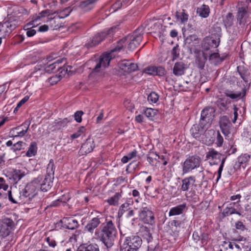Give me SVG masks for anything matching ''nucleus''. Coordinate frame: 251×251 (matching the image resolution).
Returning a JSON list of instances; mask_svg holds the SVG:
<instances>
[{"mask_svg":"<svg viewBox=\"0 0 251 251\" xmlns=\"http://www.w3.org/2000/svg\"><path fill=\"white\" fill-rule=\"evenodd\" d=\"M117 230L111 221L103 224L101 229L96 230L95 234L96 238L101 241L107 249L111 248L114 244Z\"/></svg>","mask_w":251,"mask_h":251,"instance_id":"1","label":"nucleus"},{"mask_svg":"<svg viewBox=\"0 0 251 251\" xmlns=\"http://www.w3.org/2000/svg\"><path fill=\"white\" fill-rule=\"evenodd\" d=\"M144 28L141 26L138 27L131 35H128L125 38L121 39L118 42V46L113 50L119 51L123 48V44L126 42L128 43V49L130 50H134L137 48L143 39Z\"/></svg>","mask_w":251,"mask_h":251,"instance_id":"2","label":"nucleus"},{"mask_svg":"<svg viewBox=\"0 0 251 251\" xmlns=\"http://www.w3.org/2000/svg\"><path fill=\"white\" fill-rule=\"evenodd\" d=\"M112 59L111 53H104L97 58L89 60L87 62V65L91 70L92 73H97L107 67Z\"/></svg>","mask_w":251,"mask_h":251,"instance_id":"3","label":"nucleus"},{"mask_svg":"<svg viewBox=\"0 0 251 251\" xmlns=\"http://www.w3.org/2000/svg\"><path fill=\"white\" fill-rule=\"evenodd\" d=\"M142 240L136 235L126 237L121 246L120 251H137L141 247Z\"/></svg>","mask_w":251,"mask_h":251,"instance_id":"4","label":"nucleus"},{"mask_svg":"<svg viewBox=\"0 0 251 251\" xmlns=\"http://www.w3.org/2000/svg\"><path fill=\"white\" fill-rule=\"evenodd\" d=\"M38 180H40L39 178H35L21 190L24 202L31 200L37 195V191L39 190V185L36 184V182Z\"/></svg>","mask_w":251,"mask_h":251,"instance_id":"5","label":"nucleus"},{"mask_svg":"<svg viewBox=\"0 0 251 251\" xmlns=\"http://www.w3.org/2000/svg\"><path fill=\"white\" fill-rule=\"evenodd\" d=\"M201 158L200 156L194 155L187 157L182 165L183 174H186L200 167L201 163Z\"/></svg>","mask_w":251,"mask_h":251,"instance_id":"6","label":"nucleus"},{"mask_svg":"<svg viewBox=\"0 0 251 251\" xmlns=\"http://www.w3.org/2000/svg\"><path fill=\"white\" fill-rule=\"evenodd\" d=\"M117 29V26H114L111 27L106 31H103L101 33H98L93 37L90 42H89L86 44V47L88 48H89L97 46L105 39L107 35L113 34V33L115 32Z\"/></svg>","mask_w":251,"mask_h":251,"instance_id":"7","label":"nucleus"},{"mask_svg":"<svg viewBox=\"0 0 251 251\" xmlns=\"http://www.w3.org/2000/svg\"><path fill=\"white\" fill-rule=\"evenodd\" d=\"M222 154L214 149H210L206 154V159L207 160L211 159L212 160L214 161L215 159H218L219 160H221L220 165L218 170V177L216 179L217 182L218 181L219 179L221 177V174L223 169L224 165L226 158V157H224L222 158Z\"/></svg>","mask_w":251,"mask_h":251,"instance_id":"8","label":"nucleus"},{"mask_svg":"<svg viewBox=\"0 0 251 251\" xmlns=\"http://www.w3.org/2000/svg\"><path fill=\"white\" fill-rule=\"evenodd\" d=\"M209 126L205 125H201L200 122L199 124L194 125L190 129V133L191 135L196 140H201V136L203 135L205 130L208 129Z\"/></svg>","mask_w":251,"mask_h":251,"instance_id":"9","label":"nucleus"},{"mask_svg":"<svg viewBox=\"0 0 251 251\" xmlns=\"http://www.w3.org/2000/svg\"><path fill=\"white\" fill-rule=\"evenodd\" d=\"M213 117V110L211 108H206L202 110L200 122L201 125H205L210 127Z\"/></svg>","mask_w":251,"mask_h":251,"instance_id":"10","label":"nucleus"},{"mask_svg":"<svg viewBox=\"0 0 251 251\" xmlns=\"http://www.w3.org/2000/svg\"><path fill=\"white\" fill-rule=\"evenodd\" d=\"M139 217L145 223L150 225L154 223V214L150 208L143 207L139 213Z\"/></svg>","mask_w":251,"mask_h":251,"instance_id":"11","label":"nucleus"},{"mask_svg":"<svg viewBox=\"0 0 251 251\" xmlns=\"http://www.w3.org/2000/svg\"><path fill=\"white\" fill-rule=\"evenodd\" d=\"M22 24L19 17H15L12 15H8L7 20L3 23L4 27L8 28L10 31L15 29Z\"/></svg>","mask_w":251,"mask_h":251,"instance_id":"12","label":"nucleus"},{"mask_svg":"<svg viewBox=\"0 0 251 251\" xmlns=\"http://www.w3.org/2000/svg\"><path fill=\"white\" fill-rule=\"evenodd\" d=\"M29 126V124L24 123L22 125L11 129L10 133L13 137H22L27 132Z\"/></svg>","mask_w":251,"mask_h":251,"instance_id":"13","label":"nucleus"},{"mask_svg":"<svg viewBox=\"0 0 251 251\" xmlns=\"http://www.w3.org/2000/svg\"><path fill=\"white\" fill-rule=\"evenodd\" d=\"M36 178H39L40 180L36 182V184L39 185V189L42 191L47 192L49 190L52 185V179L53 178L45 176L44 180H43V177L41 176H38Z\"/></svg>","mask_w":251,"mask_h":251,"instance_id":"14","label":"nucleus"},{"mask_svg":"<svg viewBox=\"0 0 251 251\" xmlns=\"http://www.w3.org/2000/svg\"><path fill=\"white\" fill-rule=\"evenodd\" d=\"M246 93L247 89L245 87H244L241 91H234L229 90H226L225 92V95L227 97L236 100L240 99H245L246 96Z\"/></svg>","mask_w":251,"mask_h":251,"instance_id":"15","label":"nucleus"},{"mask_svg":"<svg viewBox=\"0 0 251 251\" xmlns=\"http://www.w3.org/2000/svg\"><path fill=\"white\" fill-rule=\"evenodd\" d=\"M250 158V155L247 153L241 155L238 158V160L233 166V169L231 170V173L233 174L235 171L240 169L241 166L245 168Z\"/></svg>","mask_w":251,"mask_h":251,"instance_id":"16","label":"nucleus"},{"mask_svg":"<svg viewBox=\"0 0 251 251\" xmlns=\"http://www.w3.org/2000/svg\"><path fill=\"white\" fill-rule=\"evenodd\" d=\"M95 146L94 141L92 138H88L83 143L79 151L80 155H86L91 152Z\"/></svg>","mask_w":251,"mask_h":251,"instance_id":"17","label":"nucleus"},{"mask_svg":"<svg viewBox=\"0 0 251 251\" xmlns=\"http://www.w3.org/2000/svg\"><path fill=\"white\" fill-rule=\"evenodd\" d=\"M219 124L223 133L225 136H228L230 132V130L232 126V124L228 117L226 116L221 117L219 121Z\"/></svg>","mask_w":251,"mask_h":251,"instance_id":"18","label":"nucleus"},{"mask_svg":"<svg viewBox=\"0 0 251 251\" xmlns=\"http://www.w3.org/2000/svg\"><path fill=\"white\" fill-rule=\"evenodd\" d=\"M102 215L99 213V215L96 217L92 218L86 225L84 227V230L91 233H93L94 230L96 228L100 223V220L101 219Z\"/></svg>","mask_w":251,"mask_h":251,"instance_id":"19","label":"nucleus"},{"mask_svg":"<svg viewBox=\"0 0 251 251\" xmlns=\"http://www.w3.org/2000/svg\"><path fill=\"white\" fill-rule=\"evenodd\" d=\"M220 39H214L212 37H206L202 41V48L205 51L211 48H216L220 44Z\"/></svg>","mask_w":251,"mask_h":251,"instance_id":"20","label":"nucleus"},{"mask_svg":"<svg viewBox=\"0 0 251 251\" xmlns=\"http://www.w3.org/2000/svg\"><path fill=\"white\" fill-rule=\"evenodd\" d=\"M249 16L247 6L238 8L237 19L240 25H245L247 23V20Z\"/></svg>","mask_w":251,"mask_h":251,"instance_id":"21","label":"nucleus"},{"mask_svg":"<svg viewBox=\"0 0 251 251\" xmlns=\"http://www.w3.org/2000/svg\"><path fill=\"white\" fill-rule=\"evenodd\" d=\"M25 176V173L24 171L20 170H14L10 175L6 176L11 183L16 184Z\"/></svg>","mask_w":251,"mask_h":251,"instance_id":"22","label":"nucleus"},{"mask_svg":"<svg viewBox=\"0 0 251 251\" xmlns=\"http://www.w3.org/2000/svg\"><path fill=\"white\" fill-rule=\"evenodd\" d=\"M119 67L123 71L130 73L137 70L138 66L136 64L131 63L128 60H123L119 63Z\"/></svg>","mask_w":251,"mask_h":251,"instance_id":"23","label":"nucleus"},{"mask_svg":"<svg viewBox=\"0 0 251 251\" xmlns=\"http://www.w3.org/2000/svg\"><path fill=\"white\" fill-rule=\"evenodd\" d=\"M21 191L19 190L15 189L13 191H8V199L10 201L13 203H17L18 202H24V200L21 195Z\"/></svg>","mask_w":251,"mask_h":251,"instance_id":"24","label":"nucleus"},{"mask_svg":"<svg viewBox=\"0 0 251 251\" xmlns=\"http://www.w3.org/2000/svg\"><path fill=\"white\" fill-rule=\"evenodd\" d=\"M214 133L215 131L213 129H206L203 135L201 136L202 138L200 142L206 145H210L214 141L213 136Z\"/></svg>","mask_w":251,"mask_h":251,"instance_id":"25","label":"nucleus"},{"mask_svg":"<svg viewBox=\"0 0 251 251\" xmlns=\"http://www.w3.org/2000/svg\"><path fill=\"white\" fill-rule=\"evenodd\" d=\"M187 43L189 45V49L191 52H194L195 53H198L199 50L196 48L200 43V40L195 35H191L188 36L186 39Z\"/></svg>","mask_w":251,"mask_h":251,"instance_id":"26","label":"nucleus"},{"mask_svg":"<svg viewBox=\"0 0 251 251\" xmlns=\"http://www.w3.org/2000/svg\"><path fill=\"white\" fill-rule=\"evenodd\" d=\"M187 209V204L186 203L178 205L175 207L171 208L169 212V216L180 215Z\"/></svg>","mask_w":251,"mask_h":251,"instance_id":"27","label":"nucleus"},{"mask_svg":"<svg viewBox=\"0 0 251 251\" xmlns=\"http://www.w3.org/2000/svg\"><path fill=\"white\" fill-rule=\"evenodd\" d=\"M196 182L195 176H190L185 177L182 180L181 189L183 191H187L191 186L193 185Z\"/></svg>","mask_w":251,"mask_h":251,"instance_id":"28","label":"nucleus"},{"mask_svg":"<svg viewBox=\"0 0 251 251\" xmlns=\"http://www.w3.org/2000/svg\"><path fill=\"white\" fill-rule=\"evenodd\" d=\"M185 64L182 62H177L175 64L173 74L176 76H181L184 74Z\"/></svg>","mask_w":251,"mask_h":251,"instance_id":"29","label":"nucleus"},{"mask_svg":"<svg viewBox=\"0 0 251 251\" xmlns=\"http://www.w3.org/2000/svg\"><path fill=\"white\" fill-rule=\"evenodd\" d=\"M225 58L226 56L221 57L218 52H214L210 54L209 56V60L211 63L217 65L224 61Z\"/></svg>","mask_w":251,"mask_h":251,"instance_id":"30","label":"nucleus"},{"mask_svg":"<svg viewBox=\"0 0 251 251\" xmlns=\"http://www.w3.org/2000/svg\"><path fill=\"white\" fill-rule=\"evenodd\" d=\"M175 17L177 20L181 24H184L187 22L189 16L185 12V10L182 9L181 11H176V12Z\"/></svg>","mask_w":251,"mask_h":251,"instance_id":"31","label":"nucleus"},{"mask_svg":"<svg viewBox=\"0 0 251 251\" xmlns=\"http://www.w3.org/2000/svg\"><path fill=\"white\" fill-rule=\"evenodd\" d=\"M197 12L201 17L206 18L209 16V8L207 5H202L200 7L198 8Z\"/></svg>","mask_w":251,"mask_h":251,"instance_id":"32","label":"nucleus"},{"mask_svg":"<svg viewBox=\"0 0 251 251\" xmlns=\"http://www.w3.org/2000/svg\"><path fill=\"white\" fill-rule=\"evenodd\" d=\"M55 170V165L53 160L50 159L47 168V174L46 176L53 178Z\"/></svg>","mask_w":251,"mask_h":251,"instance_id":"33","label":"nucleus"},{"mask_svg":"<svg viewBox=\"0 0 251 251\" xmlns=\"http://www.w3.org/2000/svg\"><path fill=\"white\" fill-rule=\"evenodd\" d=\"M121 197L122 196L120 193H116L113 196L107 200V202L109 204L111 205H118L119 201Z\"/></svg>","mask_w":251,"mask_h":251,"instance_id":"34","label":"nucleus"},{"mask_svg":"<svg viewBox=\"0 0 251 251\" xmlns=\"http://www.w3.org/2000/svg\"><path fill=\"white\" fill-rule=\"evenodd\" d=\"M233 214H236L239 215H241L239 212L236 211L232 206L226 207L224 209L222 212L224 217H227Z\"/></svg>","mask_w":251,"mask_h":251,"instance_id":"35","label":"nucleus"},{"mask_svg":"<svg viewBox=\"0 0 251 251\" xmlns=\"http://www.w3.org/2000/svg\"><path fill=\"white\" fill-rule=\"evenodd\" d=\"M130 209V203L128 202H125L123 204H122L119 209L118 212V217L120 218L121 217L123 214L126 212H127L128 210Z\"/></svg>","mask_w":251,"mask_h":251,"instance_id":"36","label":"nucleus"},{"mask_svg":"<svg viewBox=\"0 0 251 251\" xmlns=\"http://www.w3.org/2000/svg\"><path fill=\"white\" fill-rule=\"evenodd\" d=\"M160 156L154 152H150L148 156L147 160L151 165H154V163L159 159Z\"/></svg>","mask_w":251,"mask_h":251,"instance_id":"37","label":"nucleus"},{"mask_svg":"<svg viewBox=\"0 0 251 251\" xmlns=\"http://www.w3.org/2000/svg\"><path fill=\"white\" fill-rule=\"evenodd\" d=\"M237 71L241 77L245 81L247 82L248 78V70L245 69L243 66H238Z\"/></svg>","mask_w":251,"mask_h":251,"instance_id":"38","label":"nucleus"},{"mask_svg":"<svg viewBox=\"0 0 251 251\" xmlns=\"http://www.w3.org/2000/svg\"><path fill=\"white\" fill-rule=\"evenodd\" d=\"M37 152V146L35 142L31 143L28 151L26 153V156L31 157L35 155Z\"/></svg>","mask_w":251,"mask_h":251,"instance_id":"39","label":"nucleus"},{"mask_svg":"<svg viewBox=\"0 0 251 251\" xmlns=\"http://www.w3.org/2000/svg\"><path fill=\"white\" fill-rule=\"evenodd\" d=\"M145 115L150 119H152L157 113V110L151 108H147L144 110Z\"/></svg>","mask_w":251,"mask_h":251,"instance_id":"40","label":"nucleus"},{"mask_svg":"<svg viewBox=\"0 0 251 251\" xmlns=\"http://www.w3.org/2000/svg\"><path fill=\"white\" fill-rule=\"evenodd\" d=\"M78 226V224L76 220L73 219H69L66 225V227L68 229L73 230L77 228Z\"/></svg>","mask_w":251,"mask_h":251,"instance_id":"41","label":"nucleus"},{"mask_svg":"<svg viewBox=\"0 0 251 251\" xmlns=\"http://www.w3.org/2000/svg\"><path fill=\"white\" fill-rule=\"evenodd\" d=\"M50 11L48 9L42 11L41 12L39 13V15L37 16L33 20L31 21V23H29V24L32 25H33V23L38 21V20L40 19L42 17H44L46 16H50L52 14H50Z\"/></svg>","mask_w":251,"mask_h":251,"instance_id":"42","label":"nucleus"},{"mask_svg":"<svg viewBox=\"0 0 251 251\" xmlns=\"http://www.w3.org/2000/svg\"><path fill=\"white\" fill-rule=\"evenodd\" d=\"M159 99L158 95L155 92H151L148 97V100L151 103H155Z\"/></svg>","mask_w":251,"mask_h":251,"instance_id":"43","label":"nucleus"},{"mask_svg":"<svg viewBox=\"0 0 251 251\" xmlns=\"http://www.w3.org/2000/svg\"><path fill=\"white\" fill-rule=\"evenodd\" d=\"M72 119H69L68 118H64L62 120L55 122V126L58 129H60L62 127H65L67 126V123L70 122Z\"/></svg>","mask_w":251,"mask_h":251,"instance_id":"44","label":"nucleus"},{"mask_svg":"<svg viewBox=\"0 0 251 251\" xmlns=\"http://www.w3.org/2000/svg\"><path fill=\"white\" fill-rule=\"evenodd\" d=\"M142 235L144 239H146L148 243L151 241L152 239L151 233L150 230L147 228H145L144 230L142 231Z\"/></svg>","mask_w":251,"mask_h":251,"instance_id":"45","label":"nucleus"},{"mask_svg":"<svg viewBox=\"0 0 251 251\" xmlns=\"http://www.w3.org/2000/svg\"><path fill=\"white\" fill-rule=\"evenodd\" d=\"M2 225L6 228H8L9 229L12 230L14 227L15 224L11 219L6 218L3 220Z\"/></svg>","mask_w":251,"mask_h":251,"instance_id":"46","label":"nucleus"},{"mask_svg":"<svg viewBox=\"0 0 251 251\" xmlns=\"http://www.w3.org/2000/svg\"><path fill=\"white\" fill-rule=\"evenodd\" d=\"M85 131V127L83 126H82L78 128V129L77 130V131L76 132H75L74 134H73L72 135H71V138L72 139H75V138H77L82 134L84 133Z\"/></svg>","mask_w":251,"mask_h":251,"instance_id":"47","label":"nucleus"},{"mask_svg":"<svg viewBox=\"0 0 251 251\" xmlns=\"http://www.w3.org/2000/svg\"><path fill=\"white\" fill-rule=\"evenodd\" d=\"M11 229L6 228L1 225L0 226V235L3 237H6L10 234Z\"/></svg>","mask_w":251,"mask_h":251,"instance_id":"48","label":"nucleus"},{"mask_svg":"<svg viewBox=\"0 0 251 251\" xmlns=\"http://www.w3.org/2000/svg\"><path fill=\"white\" fill-rule=\"evenodd\" d=\"M172 60L174 61L176 58L179 57V49L178 48V46L176 45L174 47L172 50Z\"/></svg>","mask_w":251,"mask_h":251,"instance_id":"49","label":"nucleus"},{"mask_svg":"<svg viewBox=\"0 0 251 251\" xmlns=\"http://www.w3.org/2000/svg\"><path fill=\"white\" fill-rule=\"evenodd\" d=\"M45 70L47 72L50 73L51 72L58 71L59 70H57V65H56V63L53 62L52 63L49 65L45 68Z\"/></svg>","mask_w":251,"mask_h":251,"instance_id":"50","label":"nucleus"},{"mask_svg":"<svg viewBox=\"0 0 251 251\" xmlns=\"http://www.w3.org/2000/svg\"><path fill=\"white\" fill-rule=\"evenodd\" d=\"M25 145V144L23 142L19 141L13 145V147H12V150H13L14 151H20L21 150L23 149V147Z\"/></svg>","mask_w":251,"mask_h":251,"instance_id":"51","label":"nucleus"},{"mask_svg":"<svg viewBox=\"0 0 251 251\" xmlns=\"http://www.w3.org/2000/svg\"><path fill=\"white\" fill-rule=\"evenodd\" d=\"M165 73V70L162 67H155V73L154 75L159 76H162Z\"/></svg>","mask_w":251,"mask_h":251,"instance_id":"52","label":"nucleus"},{"mask_svg":"<svg viewBox=\"0 0 251 251\" xmlns=\"http://www.w3.org/2000/svg\"><path fill=\"white\" fill-rule=\"evenodd\" d=\"M83 114V112L81 110L77 111L74 114L75 120L77 123H80L82 121L81 117Z\"/></svg>","mask_w":251,"mask_h":251,"instance_id":"53","label":"nucleus"},{"mask_svg":"<svg viewBox=\"0 0 251 251\" xmlns=\"http://www.w3.org/2000/svg\"><path fill=\"white\" fill-rule=\"evenodd\" d=\"M8 188V185L6 183L5 180L3 177H0V190L3 189L7 191Z\"/></svg>","mask_w":251,"mask_h":251,"instance_id":"54","label":"nucleus"},{"mask_svg":"<svg viewBox=\"0 0 251 251\" xmlns=\"http://www.w3.org/2000/svg\"><path fill=\"white\" fill-rule=\"evenodd\" d=\"M132 195L135 198V201L137 203L139 202V201L141 200L139 192L136 189L132 190Z\"/></svg>","mask_w":251,"mask_h":251,"instance_id":"55","label":"nucleus"},{"mask_svg":"<svg viewBox=\"0 0 251 251\" xmlns=\"http://www.w3.org/2000/svg\"><path fill=\"white\" fill-rule=\"evenodd\" d=\"M46 242L48 243L49 246L51 248H54L56 246V242L54 239L50 237H48L46 238Z\"/></svg>","mask_w":251,"mask_h":251,"instance_id":"56","label":"nucleus"},{"mask_svg":"<svg viewBox=\"0 0 251 251\" xmlns=\"http://www.w3.org/2000/svg\"><path fill=\"white\" fill-rule=\"evenodd\" d=\"M29 99V97L25 96L23 99H22L17 104L16 107L14 109V112L17 111L18 109L25 103Z\"/></svg>","mask_w":251,"mask_h":251,"instance_id":"57","label":"nucleus"},{"mask_svg":"<svg viewBox=\"0 0 251 251\" xmlns=\"http://www.w3.org/2000/svg\"><path fill=\"white\" fill-rule=\"evenodd\" d=\"M223 138L220 134L219 131L217 132V135L216 138V144L218 147H221L223 143Z\"/></svg>","mask_w":251,"mask_h":251,"instance_id":"58","label":"nucleus"},{"mask_svg":"<svg viewBox=\"0 0 251 251\" xmlns=\"http://www.w3.org/2000/svg\"><path fill=\"white\" fill-rule=\"evenodd\" d=\"M144 72L149 75H154L155 73V66H150L145 68Z\"/></svg>","mask_w":251,"mask_h":251,"instance_id":"59","label":"nucleus"},{"mask_svg":"<svg viewBox=\"0 0 251 251\" xmlns=\"http://www.w3.org/2000/svg\"><path fill=\"white\" fill-rule=\"evenodd\" d=\"M90 2V0H87L86 1H82L80 2L79 5V7L82 9H84V10H86V8L90 4H92L91 2Z\"/></svg>","mask_w":251,"mask_h":251,"instance_id":"60","label":"nucleus"},{"mask_svg":"<svg viewBox=\"0 0 251 251\" xmlns=\"http://www.w3.org/2000/svg\"><path fill=\"white\" fill-rule=\"evenodd\" d=\"M235 226L237 229L240 230L241 231H243L245 229V226L241 221H237L235 223Z\"/></svg>","mask_w":251,"mask_h":251,"instance_id":"61","label":"nucleus"},{"mask_svg":"<svg viewBox=\"0 0 251 251\" xmlns=\"http://www.w3.org/2000/svg\"><path fill=\"white\" fill-rule=\"evenodd\" d=\"M123 5L122 2L120 0H118L113 4L112 8L114 11H116L121 8Z\"/></svg>","mask_w":251,"mask_h":251,"instance_id":"62","label":"nucleus"},{"mask_svg":"<svg viewBox=\"0 0 251 251\" xmlns=\"http://www.w3.org/2000/svg\"><path fill=\"white\" fill-rule=\"evenodd\" d=\"M233 15L232 13H229L226 15V22L227 24L228 25H230L232 24V21H233Z\"/></svg>","mask_w":251,"mask_h":251,"instance_id":"63","label":"nucleus"},{"mask_svg":"<svg viewBox=\"0 0 251 251\" xmlns=\"http://www.w3.org/2000/svg\"><path fill=\"white\" fill-rule=\"evenodd\" d=\"M36 33V31L32 29V28H27V31H26V35L28 37H32L34 36Z\"/></svg>","mask_w":251,"mask_h":251,"instance_id":"64","label":"nucleus"}]
</instances>
